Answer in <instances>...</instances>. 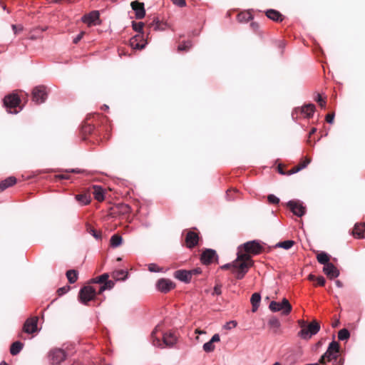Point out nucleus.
<instances>
[{"label":"nucleus","mask_w":365,"mask_h":365,"mask_svg":"<svg viewBox=\"0 0 365 365\" xmlns=\"http://www.w3.org/2000/svg\"><path fill=\"white\" fill-rule=\"evenodd\" d=\"M253 263L250 255L243 254L240 247L237 252V257L232 262V272H235V270L248 272L249 268L253 265Z\"/></svg>","instance_id":"nucleus-1"},{"label":"nucleus","mask_w":365,"mask_h":365,"mask_svg":"<svg viewBox=\"0 0 365 365\" xmlns=\"http://www.w3.org/2000/svg\"><path fill=\"white\" fill-rule=\"evenodd\" d=\"M339 351V344L334 341L331 342L327 351L320 357L319 363L322 365H326L327 362L336 360Z\"/></svg>","instance_id":"nucleus-2"},{"label":"nucleus","mask_w":365,"mask_h":365,"mask_svg":"<svg viewBox=\"0 0 365 365\" xmlns=\"http://www.w3.org/2000/svg\"><path fill=\"white\" fill-rule=\"evenodd\" d=\"M98 294V290L93 286H85L81 288L78 293L79 301L85 304L88 305L90 301L96 299V297Z\"/></svg>","instance_id":"nucleus-3"},{"label":"nucleus","mask_w":365,"mask_h":365,"mask_svg":"<svg viewBox=\"0 0 365 365\" xmlns=\"http://www.w3.org/2000/svg\"><path fill=\"white\" fill-rule=\"evenodd\" d=\"M302 329L299 332V335L305 339H310L313 335L316 334L320 329V325L316 320L312 321L308 325H305L303 322L301 325Z\"/></svg>","instance_id":"nucleus-4"},{"label":"nucleus","mask_w":365,"mask_h":365,"mask_svg":"<svg viewBox=\"0 0 365 365\" xmlns=\"http://www.w3.org/2000/svg\"><path fill=\"white\" fill-rule=\"evenodd\" d=\"M269 308L273 312L281 311L283 315H288L292 309V305L286 298H284L281 302L272 301Z\"/></svg>","instance_id":"nucleus-5"},{"label":"nucleus","mask_w":365,"mask_h":365,"mask_svg":"<svg viewBox=\"0 0 365 365\" xmlns=\"http://www.w3.org/2000/svg\"><path fill=\"white\" fill-rule=\"evenodd\" d=\"M21 99L17 94L11 93L6 96L4 98V105L6 108L10 109L11 113H17L16 108L19 106Z\"/></svg>","instance_id":"nucleus-6"},{"label":"nucleus","mask_w":365,"mask_h":365,"mask_svg":"<svg viewBox=\"0 0 365 365\" xmlns=\"http://www.w3.org/2000/svg\"><path fill=\"white\" fill-rule=\"evenodd\" d=\"M48 96L47 88L44 86H38L33 89L32 100L36 104L43 103Z\"/></svg>","instance_id":"nucleus-7"},{"label":"nucleus","mask_w":365,"mask_h":365,"mask_svg":"<svg viewBox=\"0 0 365 365\" xmlns=\"http://www.w3.org/2000/svg\"><path fill=\"white\" fill-rule=\"evenodd\" d=\"M243 250L245 251V254L247 255H258L261 253L263 250L262 246L259 244V242L256 240H252L245 243L242 246Z\"/></svg>","instance_id":"nucleus-8"},{"label":"nucleus","mask_w":365,"mask_h":365,"mask_svg":"<svg viewBox=\"0 0 365 365\" xmlns=\"http://www.w3.org/2000/svg\"><path fill=\"white\" fill-rule=\"evenodd\" d=\"M48 356L51 365H60L66 359V354L63 349H55L49 352Z\"/></svg>","instance_id":"nucleus-9"},{"label":"nucleus","mask_w":365,"mask_h":365,"mask_svg":"<svg viewBox=\"0 0 365 365\" xmlns=\"http://www.w3.org/2000/svg\"><path fill=\"white\" fill-rule=\"evenodd\" d=\"M184 232H186L185 237V246L189 249L197 246L200 240L198 233L193 230H185Z\"/></svg>","instance_id":"nucleus-10"},{"label":"nucleus","mask_w":365,"mask_h":365,"mask_svg":"<svg viewBox=\"0 0 365 365\" xmlns=\"http://www.w3.org/2000/svg\"><path fill=\"white\" fill-rule=\"evenodd\" d=\"M82 21L88 26L101 24L100 14L98 11H92L82 17Z\"/></svg>","instance_id":"nucleus-11"},{"label":"nucleus","mask_w":365,"mask_h":365,"mask_svg":"<svg viewBox=\"0 0 365 365\" xmlns=\"http://www.w3.org/2000/svg\"><path fill=\"white\" fill-rule=\"evenodd\" d=\"M38 317L28 318L23 326V331L27 334H33L38 331Z\"/></svg>","instance_id":"nucleus-12"},{"label":"nucleus","mask_w":365,"mask_h":365,"mask_svg":"<svg viewBox=\"0 0 365 365\" xmlns=\"http://www.w3.org/2000/svg\"><path fill=\"white\" fill-rule=\"evenodd\" d=\"M157 289L163 292L168 293L175 287V284L169 279H160L156 284Z\"/></svg>","instance_id":"nucleus-13"},{"label":"nucleus","mask_w":365,"mask_h":365,"mask_svg":"<svg viewBox=\"0 0 365 365\" xmlns=\"http://www.w3.org/2000/svg\"><path fill=\"white\" fill-rule=\"evenodd\" d=\"M287 207L298 217H302L306 212V207L299 201L291 200L288 202Z\"/></svg>","instance_id":"nucleus-14"},{"label":"nucleus","mask_w":365,"mask_h":365,"mask_svg":"<svg viewBox=\"0 0 365 365\" xmlns=\"http://www.w3.org/2000/svg\"><path fill=\"white\" fill-rule=\"evenodd\" d=\"M217 259V255L214 250L206 249L202 252L200 259L204 264H210Z\"/></svg>","instance_id":"nucleus-15"},{"label":"nucleus","mask_w":365,"mask_h":365,"mask_svg":"<svg viewBox=\"0 0 365 365\" xmlns=\"http://www.w3.org/2000/svg\"><path fill=\"white\" fill-rule=\"evenodd\" d=\"M131 8L135 11V17L138 19H142L145 16V10L144 4L138 1H133L130 4Z\"/></svg>","instance_id":"nucleus-16"},{"label":"nucleus","mask_w":365,"mask_h":365,"mask_svg":"<svg viewBox=\"0 0 365 365\" xmlns=\"http://www.w3.org/2000/svg\"><path fill=\"white\" fill-rule=\"evenodd\" d=\"M323 272L330 279L336 278L339 275V271L331 262L324 266Z\"/></svg>","instance_id":"nucleus-17"},{"label":"nucleus","mask_w":365,"mask_h":365,"mask_svg":"<svg viewBox=\"0 0 365 365\" xmlns=\"http://www.w3.org/2000/svg\"><path fill=\"white\" fill-rule=\"evenodd\" d=\"M311 158L305 157L304 159H302L297 165L294 166L292 169L288 170L287 175H290L294 174L305 168L311 163Z\"/></svg>","instance_id":"nucleus-18"},{"label":"nucleus","mask_w":365,"mask_h":365,"mask_svg":"<svg viewBox=\"0 0 365 365\" xmlns=\"http://www.w3.org/2000/svg\"><path fill=\"white\" fill-rule=\"evenodd\" d=\"M355 238L363 239L365 237V223H356L351 232Z\"/></svg>","instance_id":"nucleus-19"},{"label":"nucleus","mask_w":365,"mask_h":365,"mask_svg":"<svg viewBox=\"0 0 365 365\" xmlns=\"http://www.w3.org/2000/svg\"><path fill=\"white\" fill-rule=\"evenodd\" d=\"M266 16L275 22H282L284 17V16L278 11L275 9H268L265 11Z\"/></svg>","instance_id":"nucleus-20"},{"label":"nucleus","mask_w":365,"mask_h":365,"mask_svg":"<svg viewBox=\"0 0 365 365\" xmlns=\"http://www.w3.org/2000/svg\"><path fill=\"white\" fill-rule=\"evenodd\" d=\"M174 277L178 280L185 283L190 282L192 279L188 270L186 269H179L175 271L174 272Z\"/></svg>","instance_id":"nucleus-21"},{"label":"nucleus","mask_w":365,"mask_h":365,"mask_svg":"<svg viewBox=\"0 0 365 365\" xmlns=\"http://www.w3.org/2000/svg\"><path fill=\"white\" fill-rule=\"evenodd\" d=\"M220 338L218 334H215L212 336V339L204 344L203 345V350L205 352H212L215 350V346L214 345V343L220 341Z\"/></svg>","instance_id":"nucleus-22"},{"label":"nucleus","mask_w":365,"mask_h":365,"mask_svg":"<svg viewBox=\"0 0 365 365\" xmlns=\"http://www.w3.org/2000/svg\"><path fill=\"white\" fill-rule=\"evenodd\" d=\"M177 341L176 336L172 332H167L163 334V344L166 346H173Z\"/></svg>","instance_id":"nucleus-23"},{"label":"nucleus","mask_w":365,"mask_h":365,"mask_svg":"<svg viewBox=\"0 0 365 365\" xmlns=\"http://www.w3.org/2000/svg\"><path fill=\"white\" fill-rule=\"evenodd\" d=\"M143 36L141 34H137L130 40V46L133 49L141 50L145 47V43H140L142 41Z\"/></svg>","instance_id":"nucleus-24"},{"label":"nucleus","mask_w":365,"mask_h":365,"mask_svg":"<svg viewBox=\"0 0 365 365\" xmlns=\"http://www.w3.org/2000/svg\"><path fill=\"white\" fill-rule=\"evenodd\" d=\"M92 193L96 200L99 202L104 200V190L101 186L93 185L92 187Z\"/></svg>","instance_id":"nucleus-25"},{"label":"nucleus","mask_w":365,"mask_h":365,"mask_svg":"<svg viewBox=\"0 0 365 365\" xmlns=\"http://www.w3.org/2000/svg\"><path fill=\"white\" fill-rule=\"evenodd\" d=\"M91 117H88L82 125L81 132L83 135L91 134L94 130V126L89 123Z\"/></svg>","instance_id":"nucleus-26"},{"label":"nucleus","mask_w":365,"mask_h":365,"mask_svg":"<svg viewBox=\"0 0 365 365\" xmlns=\"http://www.w3.org/2000/svg\"><path fill=\"white\" fill-rule=\"evenodd\" d=\"M75 198L81 205L89 204L91 200L89 192L78 194L76 195Z\"/></svg>","instance_id":"nucleus-27"},{"label":"nucleus","mask_w":365,"mask_h":365,"mask_svg":"<svg viewBox=\"0 0 365 365\" xmlns=\"http://www.w3.org/2000/svg\"><path fill=\"white\" fill-rule=\"evenodd\" d=\"M16 182V178L14 177H9L4 180L0 182V192L6 190V188L15 185Z\"/></svg>","instance_id":"nucleus-28"},{"label":"nucleus","mask_w":365,"mask_h":365,"mask_svg":"<svg viewBox=\"0 0 365 365\" xmlns=\"http://www.w3.org/2000/svg\"><path fill=\"white\" fill-rule=\"evenodd\" d=\"M300 112L304 114L305 117L311 118L314 113L315 106L312 103L304 105L300 109Z\"/></svg>","instance_id":"nucleus-29"},{"label":"nucleus","mask_w":365,"mask_h":365,"mask_svg":"<svg viewBox=\"0 0 365 365\" xmlns=\"http://www.w3.org/2000/svg\"><path fill=\"white\" fill-rule=\"evenodd\" d=\"M253 19V16L250 11H245L240 12L237 16V19L240 23L247 22Z\"/></svg>","instance_id":"nucleus-30"},{"label":"nucleus","mask_w":365,"mask_h":365,"mask_svg":"<svg viewBox=\"0 0 365 365\" xmlns=\"http://www.w3.org/2000/svg\"><path fill=\"white\" fill-rule=\"evenodd\" d=\"M260 300L261 297L259 293L255 292L252 295L250 301L252 305V312H255L257 311L259 305Z\"/></svg>","instance_id":"nucleus-31"},{"label":"nucleus","mask_w":365,"mask_h":365,"mask_svg":"<svg viewBox=\"0 0 365 365\" xmlns=\"http://www.w3.org/2000/svg\"><path fill=\"white\" fill-rule=\"evenodd\" d=\"M317 259L320 264H324V266L325 264L330 263V256L324 252H319L317 255Z\"/></svg>","instance_id":"nucleus-32"},{"label":"nucleus","mask_w":365,"mask_h":365,"mask_svg":"<svg viewBox=\"0 0 365 365\" xmlns=\"http://www.w3.org/2000/svg\"><path fill=\"white\" fill-rule=\"evenodd\" d=\"M128 272L123 269L116 270L112 272L111 277L115 280H124L127 277Z\"/></svg>","instance_id":"nucleus-33"},{"label":"nucleus","mask_w":365,"mask_h":365,"mask_svg":"<svg viewBox=\"0 0 365 365\" xmlns=\"http://www.w3.org/2000/svg\"><path fill=\"white\" fill-rule=\"evenodd\" d=\"M115 285V283L112 280L108 279L102 285L100 286L98 289V294H101L105 290L111 289Z\"/></svg>","instance_id":"nucleus-34"},{"label":"nucleus","mask_w":365,"mask_h":365,"mask_svg":"<svg viewBox=\"0 0 365 365\" xmlns=\"http://www.w3.org/2000/svg\"><path fill=\"white\" fill-rule=\"evenodd\" d=\"M23 348V344L20 341L14 342L10 348V353L11 355L15 356L18 354Z\"/></svg>","instance_id":"nucleus-35"},{"label":"nucleus","mask_w":365,"mask_h":365,"mask_svg":"<svg viewBox=\"0 0 365 365\" xmlns=\"http://www.w3.org/2000/svg\"><path fill=\"white\" fill-rule=\"evenodd\" d=\"M66 277L71 284L75 283L78 279V272L75 269H70L66 272Z\"/></svg>","instance_id":"nucleus-36"},{"label":"nucleus","mask_w":365,"mask_h":365,"mask_svg":"<svg viewBox=\"0 0 365 365\" xmlns=\"http://www.w3.org/2000/svg\"><path fill=\"white\" fill-rule=\"evenodd\" d=\"M268 324L270 327V328L274 329V333L277 332L281 325L279 319H277L276 317H272L269 320Z\"/></svg>","instance_id":"nucleus-37"},{"label":"nucleus","mask_w":365,"mask_h":365,"mask_svg":"<svg viewBox=\"0 0 365 365\" xmlns=\"http://www.w3.org/2000/svg\"><path fill=\"white\" fill-rule=\"evenodd\" d=\"M123 238L119 235H114L110 238V245L113 247H117L122 244Z\"/></svg>","instance_id":"nucleus-38"},{"label":"nucleus","mask_w":365,"mask_h":365,"mask_svg":"<svg viewBox=\"0 0 365 365\" xmlns=\"http://www.w3.org/2000/svg\"><path fill=\"white\" fill-rule=\"evenodd\" d=\"M109 277V274L108 273H104L100 276L96 277V278L91 280V282L103 284Z\"/></svg>","instance_id":"nucleus-39"},{"label":"nucleus","mask_w":365,"mask_h":365,"mask_svg":"<svg viewBox=\"0 0 365 365\" xmlns=\"http://www.w3.org/2000/svg\"><path fill=\"white\" fill-rule=\"evenodd\" d=\"M294 243L295 242L293 240H286V241H284V242H278L275 245V247H276L283 248L284 250H289V249H290L294 245Z\"/></svg>","instance_id":"nucleus-40"},{"label":"nucleus","mask_w":365,"mask_h":365,"mask_svg":"<svg viewBox=\"0 0 365 365\" xmlns=\"http://www.w3.org/2000/svg\"><path fill=\"white\" fill-rule=\"evenodd\" d=\"M350 336V333L348 329H342L338 332V338L339 340H347Z\"/></svg>","instance_id":"nucleus-41"},{"label":"nucleus","mask_w":365,"mask_h":365,"mask_svg":"<svg viewBox=\"0 0 365 365\" xmlns=\"http://www.w3.org/2000/svg\"><path fill=\"white\" fill-rule=\"evenodd\" d=\"M192 46V43L190 41H185L182 43H180L178 46V51H188Z\"/></svg>","instance_id":"nucleus-42"},{"label":"nucleus","mask_w":365,"mask_h":365,"mask_svg":"<svg viewBox=\"0 0 365 365\" xmlns=\"http://www.w3.org/2000/svg\"><path fill=\"white\" fill-rule=\"evenodd\" d=\"M132 26H133V30L139 32L140 33L139 34H141L143 36V29L144 27V24L143 22L133 21Z\"/></svg>","instance_id":"nucleus-43"},{"label":"nucleus","mask_w":365,"mask_h":365,"mask_svg":"<svg viewBox=\"0 0 365 365\" xmlns=\"http://www.w3.org/2000/svg\"><path fill=\"white\" fill-rule=\"evenodd\" d=\"M158 331V327H156L153 332L151 333V338L153 339V344L155 346H160L162 345V343L160 342V340L155 336V334Z\"/></svg>","instance_id":"nucleus-44"},{"label":"nucleus","mask_w":365,"mask_h":365,"mask_svg":"<svg viewBox=\"0 0 365 365\" xmlns=\"http://www.w3.org/2000/svg\"><path fill=\"white\" fill-rule=\"evenodd\" d=\"M88 232L92 235L96 239L98 240L101 237V232L96 230L94 229V227L91 226H88L87 228Z\"/></svg>","instance_id":"nucleus-45"},{"label":"nucleus","mask_w":365,"mask_h":365,"mask_svg":"<svg viewBox=\"0 0 365 365\" xmlns=\"http://www.w3.org/2000/svg\"><path fill=\"white\" fill-rule=\"evenodd\" d=\"M267 200L269 203L273 205H277L279 202V199L274 195L270 194L267 196Z\"/></svg>","instance_id":"nucleus-46"},{"label":"nucleus","mask_w":365,"mask_h":365,"mask_svg":"<svg viewBox=\"0 0 365 365\" xmlns=\"http://www.w3.org/2000/svg\"><path fill=\"white\" fill-rule=\"evenodd\" d=\"M148 270L153 272H158L162 270L156 264L152 263L148 265Z\"/></svg>","instance_id":"nucleus-47"},{"label":"nucleus","mask_w":365,"mask_h":365,"mask_svg":"<svg viewBox=\"0 0 365 365\" xmlns=\"http://www.w3.org/2000/svg\"><path fill=\"white\" fill-rule=\"evenodd\" d=\"M315 101L319 104L320 107L324 108L326 106V101L323 99L320 94H317Z\"/></svg>","instance_id":"nucleus-48"},{"label":"nucleus","mask_w":365,"mask_h":365,"mask_svg":"<svg viewBox=\"0 0 365 365\" xmlns=\"http://www.w3.org/2000/svg\"><path fill=\"white\" fill-rule=\"evenodd\" d=\"M188 272L190 273L191 279L192 278V276H197L200 274H201L202 270L200 268L197 267L190 270H188Z\"/></svg>","instance_id":"nucleus-49"},{"label":"nucleus","mask_w":365,"mask_h":365,"mask_svg":"<svg viewBox=\"0 0 365 365\" xmlns=\"http://www.w3.org/2000/svg\"><path fill=\"white\" fill-rule=\"evenodd\" d=\"M237 325V323L236 321H230V322H227L224 325V328L226 329H231L232 328L236 327Z\"/></svg>","instance_id":"nucleus-50"},{"label":"nucleus","mask_w":365,"mask_h":365,"mask_svg":"<svg viewBox=\"0 0 365 365\" xmlns=\"http://www.w3.org/2000/svg\"><path fill=\"white\" fill-rule=\"evenodd\" d=\"M69 289H70L69 286H65V287H61V288L58 289L57 294L58 296H62L63 294L68 292Z\"/></svg>","instance_id":"nucleus-51"},{"label":"nucleus","mask_w":365,"mask_h":365,"mask_svg":"<svg viewBox=\"0 0 365 365\" xmlns=\"http://www.w3.org/2000/svg\"><path fill=\"white\" fill-rule=\"evenodd\" d=\"M173 4L179 7H185L186 6L185 0H171Z\"/></svg>","instance_id":"nucleus-52"},{"label":"nucleus","mask_w":365,"mask_h":365,"mask_svg":"<svg viewBox=\"0 0 365 365\" xmlns=\"http://www.w3.org/2000/svg\"><path fill=\"white\" fill-rule=\"evenodd\" d=\"M250 29L255 33H257L259 30V25L258 23L252 21L250 24Z\"/></svg>","instance_id":"nucleus-53"},{"label":"nucleus","mask_w":365,"mask_h":365,"mask_svg":"<svg viewBox=\"0 0 365 365\" xmlns=\"http://www.w3.org/2000/svg\"><path fill=\"white\" fill-rule=\"evenodd\" d=\"M316 282H317L316 285L322 286V287L324 286L325 282H326L324 277L322 276L317 277Z\"/></svg>","instance_id":"nucleus-54"},{"label":"nucleus","mask_w":365,"mask_h":365,"mask_svg":"<svg viewBox=\"0 0 365 365\" xmlns=\"http://www.w3.org/2000/svg\"><path fill=\"white\" fill-rule=\"evenodd\" d=\"M232 192H238L237 190L233 189V190H228L227 191V196L229 200H234L235 197L232 196Z\"/></svg>","instance_id":"nucleus-55"},{"label":"nucleus","mask_w":365,"mask_h":365,"mask_svg":"<svg viewBox=\"0 0 365 365\" xmlns=\"http://www.w3.org/2000/svg\"><path fill=\"white\" fill-rule=\"evenodd\" d=\"M85 34L86 33L84 31H81L76 37L73 38V43L77 44L82 39Z\"/></svg>","instance_id":"nucleus-56"},{"label":"nucleus","mask_w":365,"mask_h":365,"mask_svg":"<svg viewBox=\"0 0 365 365\" xmlns=\"http://www.w3.org/2000/svg\"><path fill=\"white\" fill-rule=\"evenodd\" d=\"M235 272L236 273V278L238 279H242L247 272L235 270Z\"/></svg>","instance_id":"nucleus-57"},{"label":"nucleus","mask_w":365,"mask_h":365,"mask_svg":"<svg viewBox=\"0 0 365 365\" xmlns=\"http://www.w3.org/2000/svg\"><path fill=\"white\" fill-rule=\"evenodd\" d=\"M334 119V113H329L326 115V121L328 123H333Z\"/></svg>","instance_id":"nucleus-58"},{"label":"nucleus","mask_w":365,"mask_h":365,"mask_svg":"<svg viewBox=\"0 0 365 365\" xmlns=\"http://www.w3.org/2000/svg\"><path fill=\"white\" fill-rule=\"evenodd\" d=\"M222 293V291H221V285L220 284H216L214 287V291H213V293L212 294H217V295H220Z\"/></svg>","instance_id":"nucleus-59"},{"label":"nucleus","mask_w":365,"mask_h":365,"mask_svg":"<svg viewBox=\"0 0 365 365\" xmlns=\"http://www.w3.org/2000/svg\"><path fill=\"white\" fill-rule=\"evenodd\" d=\"M154 24H155V27H154V29H155V30H158V29H160V24L159 21H158V20H157V19H153V23H152V24H149V26H154Z\"/></svg>","instance_id":"nucleus-60"},{"label":"nucleus","mask_w":365,"mask_h":365,"mask_svg":"<svg viewBox=\"0 0 365 365\" xmlns=\"http://www.w3.org/2000/svg\"><path fill=\"white\" fill-rule=\"evenodd\" d=\"M56 178H59V179H69V175H67V174H62V175H58L56 176Z\"/></svg>","instance_id":"nucleus-61"},{"label":"nucleus","mask_w":365,"mask_h":365,"mask_svg":"<svg viewBox=\"0 0 365 365\" xmlns=\"http://www.w3.org/2000/svg\"><path fill=\"white\" fill-rule=\"evenodd\" d=\"M12 29H13V30H14L15 34H17L19 31L22 30L21 27L18 28V26H16V25H12Z\"/></svg>","instance_id":"nucleus-62"},{"label":"nucleus","mask_w":365,"mask_h":365,"mask_svg":"<svg viewBox=\"0 0 365 365\" xmlns=\"http://www.w3.org/2000/svg\"><path fill=\"white\" fill-rule=\"evenodd\" d=\"M232 268V264H226L221 267V269H228L230 268Z\"/></svg>","instance_id":"nucleus-63"},{"label":"nucleus","mask_w":365,"mask_h":365,"mask_svg":"<svg viewBox=\"0 0 365 365\" xmlns=\"http://www.w3.org/2000/svg\"><path fill=\"white\" fill-rule=\"evenodd\" d=\"M317 277H316L315 275L312 274H310L309 276H308V279L309 281H316L317 280Z\"/></svg>","instance_id":"nucleus-64"}]
</instances>
